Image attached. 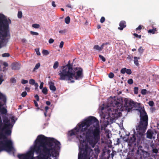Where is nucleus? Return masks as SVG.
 Wrapping results in <instances>:
<instances>
[{
	"instance_id": "f257e3e1",
	"label": "nucleus",
	"mask_w": 159,
	"mask_h": 159,
	"mask_svg": "<svg viewBox=\"0 0 159 159\" xmlns=\"http://www.w3.org/2000/svg\"><path fill=\"white\" fill-rule=\"evenodd\" d=\"M60 142L53 138L43 135L38 136L34 146L26 154H18L19 159H48L58 155L57 150L60 148Z\"/></svg>"
},
{
	"instance_id": "f03ea898",
	"label": "nucleus",
	"mask_w": 159,
	"mask_h": 159,
	"mask_svg": "<svg viewBox=\"0 0 159 159\" xmlns=\"http://www.w3.org/2000/svg\"><path fill=\"white\" fill-rule=\"evenodd\" d=\"M100 128L99 121L95 117L89 116L78 124L77 127L68 131L69 139L75 136L80 141H84L86 138L87 141L93 148L100 137Z\"/></svg>"
},
{
	"instance_id": "7ed1b4c3",
	"label": "nucleus",
	"mask_w": 159,
	"mask_h": 159,
	"mask_svg": "<svg viewBox=\"0 0 159 159\" xmlns=\"http://www.w3.org/2000/svg\"><path fill=\"white\" fill-rule=\"evenodd\" d=\"M11 20H8L4 15L0 14V48L1 44L5 43L6 44L10 37L9 24Z\"/></svg>"
},
{
	"instance_id": "20e7f679",
	"label": "nucleus",
	"mask_w": 159,
	"mask_h": 159,
	"mask_svg": "<svg viewBox=\"0 0 159 159\" xmlns=\"http://www.w3.org/2000/svg\"><path fill=\"white\" fill-rule=\"evenodd\" d=\"M107 103L111 107L107 110L108 115L111 119L114 120L120 116L121 113L118 111L122 110L123 106L121 102L118 99L116 100L110 98L108 100Z\"/></svg>"
},
{
	"instance_id": "39448f33",
	"label": "nucleus",
	"mask_w": 159,
	"mask_h": 159,
	"mask_svg": "<svg viewBox=\"0 0 159 159\" xmlns=\"http://www.w3.org/2000/svg\"><path fill=\"white\" fill-rule=\"evenodd\" d=\"M140 113V121L139 124L136 127L137 135L139 139L143 137L148 125V117L144 107H141L139 109Z\"/></svg>"
},
{
	"instance_id": "423d86ee",
	"label": "nucleus",
	"mask_w": 159,
	"mask_h": 159,
	"mask_svg": "<svg viewBox=\"0 0 159 159\" xmlns=\"http://www.w3.org/2000/svg\"><path fill=\"white\" fill-rule=\"evenodd\" d=\"M62 70L58 72L59 80H61L70 81V83L74 82L72 78L74 74L72 73V70H73L72 66L70 63V61H69L66 65L62 66Z\"/></svg>"
},
{
	"instance_id": "0eeeda50",
	"label": "nucleus",
	"mask_w": 159,
	"mask_h": 159,
	"mask_svg": "<svg viewBox=\"0 0 159 159\" xmlns=\"http://www.w3.org/2000/svg\"><path fill=\"white\" fill-rule=\"evenodd\" d=\"M79 151L78 159H90V154L92 150L86 143L83 142L79 146Z\"/></svg>"
},
{
	"instance_id": "6e6552de",
	"label": "nucleus",
	"mask_w": 159,
	"mask_h": 159,
	"mask_svg": "<svg viewBox=\"0 0 159 159\" xmlns=\"http://www.w3.org/2000/svg\"><path fill=\"white\" fill-rule=\"evenodd\" d=\"M13 149V143L11 140H0V151L5 150L10 152Z\"/></svg>"
},
{
	"instance_id": "1a4fd4ad",
	"label": "nucleus",
	"mask_w": 159,
	"mask_h": 159,
	"mask_svg": "<svg viewBox=\"0 0 159 159\" xmlns=\"http://www.w3.org/2000/svg\"><path fill=\"white\" fill-rule=\"evenodd\" d=\"M82 71L83 70L81 68L77 70L76 73L72 70V73L74 74V75L72 77L73 80L74 79L77 80L81 77L82 74Z\"/></svg>"
},
{
	"instance_id": "9d476101",
	"label": "nucleus",
	"mask_w": 159,
	"mask_h": 159,
	"mask_svg": "<svg viewBox=\"0 0 159 159\" xmlns=\"http://www.w3.org/2000/svg\"><path fill=\"white\" fill-rule=\"evenodd\" d=\"M125 106L126 107H131V108H128V111L129 112L132 108V106H134L135 104L134 102L133 101H129L127 99L125 100Z\"/></svg>"
},
{
	"instance_id": "9b49d317",
	"label": "nucleus",
	"mask_w": 159,
	"mask_h": 159,
	"mask_svg": "<svg viewBox=\"0 0 159 159\" xmlns=\"http://www.w3.org/2000/svg\"><path fill=\"white\" fill-rule=\"evenodd\" d=\"M3 121L4 123L3 126L4 128H7L8 127H10L11 125L10 123V120L8 119L7 117H5L3 118Z\"/></svg>"
},
{
	"instance_id": "f8f14e48",
	"label": "nucleus",
	"mask_w": 159,
	"mask_h": 159,
	"mask_svg": "<svg viewBox=\"0 0 159 159\" xmlns=\"http://www.w3.org/2000/svg\"><path fill=\"white\" fill-rule=\"evenodd\" d=\"M128 142L131 144H134L135 142L136 138L134 134H132L129 137Z\"/></svg>"
},
{
	"instance_id": "ddd939ff",
	"label": "nucleus",
	"mask_w": 159,
	"mask_h": 159,
	"mask_svg": "<svg viewBox=\"0 0 159 159\" xmlns=\"http://www.w3.org/2000/svg\"><path fill=\"white\" fill-rule=\"evenodd\" d=\"M2 100L3 101L5 104L6 102L7 98L6 96L4 95L2 93L0 92V100ZM3 106L0 102V109L1 107Z\"/></svg>"
},
{
	"instance_id": "4468645a",
	"label": "nucleus",
	"mask_w": 159,
	"mask_h": 159,
	"mask_svg": "<svg viewBox=\"0 0 159 159\" xmlns=\"http://www.w3.org/2000/svg\"><path fill=\"white\" fill-rule=\"evenodd\" d=\"M119 25L120 27L118 28V29L120 30H122L126 26V22L124 20L120 21Z\"/></svg>"
},
{
	"instance_id": "2eb2a0df",
	"label": "nucleus",
	"mask_w": 159,
	"mask_h": 159,
	"mask_svg": "<svg viewBox=\"0 0 159 159\" xmlns=\"http://www.w3.org/2000/svg\"><path fill=\"white\" fill-rule=\"evenodd\" d=\"M11 68L14 70H19L20 68V65L18 63H13L11 65Z\"/></svg>"
},
{
	"instance_id": "dca6fc26",
	"label": "nucleus",
	"mask_w": 159,
	"mask_h": 159,
	"mask_svg": "<svg viewBox=\"0 0 159 159\" xmlns=\"http://www.w3.org/2000/svg\"><path fill=\"white\" fill-rule=\"evenodd\" d=\"M5 130V134L7 135H11V131L9 127H8L7 128H4V127H3L2 129V131Z\"/></svg>"
},
{
	"instance_id": "f3484780",
	"label": "nucleus",
	"mask_w": 159,
	"mask_h": 159,
	"mask_svg": "<svg viewBox=\"0 0 159 159\" xmlns=\"http://www.w3.org/2000/svg\"><path fill=\"white\" fill-rule=\"evenodd\" d=\"M153 134L154 133L152 131L151 129H148L146 133L147 137L149 139H152Z\"/></svg>"
},
{
	"instance_id": "a211bd4d",
	"label": "nucleus",
	"mask_w": 159,
	"mask_h": 159,
	"mask_svg": "<svg viewBox=\"0 0 159 159\" xmlns=\"http://www.w3.org/2000/svg\"><path fill=\"white\" fill-rule=\"evenodd\" d=\"M48 84L49 85V88L51 90L53 91L56 90V88L54 86V84L53 82L50 81L49 82Z\"/></svg>"
},
{
	"instance_id": "6ab92c4d",
	"label": "nucleus",
	"mask_w": 159,
	"mask_h": 159,
	"mask_svg": "<svg viewBox=\"0 0 159 159\" xmlns=\"http://www.w3.org/2000/svg\"><path fill=\"white\" fill-rule=\"evenodd\" d=\"M29 83L31 85H34L35 87V89H38V84L37 83L35 82V81L34 79H30L29 81Z\"/></svg>"
},
{
	"instance_id": "aec40b11",
	"label": "nucleus",
	"mask_w": 159,
	"mask_h": 159,
	"mask_svg": "<svg viewBox=\"0 0 159 159\" xmlns=\"http://www.w3.org/2000/svg\"><path fill=\"white\" fill-rule=\"evenodd\" d=\"M134 63L135 65H136L137 66H139V63L138 59H140L139 57H134Z\"/></svg>"
},
{
	"instance_id": "412c9836",
	"label": "nucleus",
	"mask_w": 159,
	"mask_h": 159,
	"mask_svg": "<svg viewBox=\"0 0 159 159\" xmlns=\"http://www.w3.org/2000/svg\"><path fill=\"white\" fill-rule=\"evenodd\" d=\"M4 139L3 140H8L6 135L1 132L0 133V139Z\"/></svg>"
},
{
	"instance_id": "4be33fe9",
	"label": "nucleus",
	"mask_w": 159,
	"mask_h": 159,
	"mask_svg": "<svg viewBox=\"0 0 159 159\" xmlns=\"http://www.w3.org/2000/svg\"><path fill=\"white\" fill-rule=\"evenodd\" d=\"M145 49L143 48L142 46L140 47L138 49V51L139 52L140 55H141Z\"/></svg>"
},
{
	"instance_id": "5701e85b",
	"label": "nucleus",
	"mask_w": 159,
	"mask_h": 159,
	"mask_svg": "<svg viewBox=\"0 0 159 159\" xmlns=\"http://www.w3.org/2000/svg\"><path fill=\"white\" fill-rule=\"evenodd\" d=\"M157 31L156 28H153L152 29H150L148 30V32L149 33H151L152 34H154L155 32Z\"/></svg>"
},
{
	"instance_id": "b1692460",
	"label": "nucleus",
	"mask_w": 159,
	"mask_h": 159,
	"mask_svg": "<svg viewBox=\"0 0 159 159\" xmlns=\"http://www.w3.org/2000/svg\"><path fill=\"white\" fill-rule=\"evenodd\" d=\"M70 18L69 16H68L66 17L65 19V22L67 24H68L70 23Z\"/></svg>"
},
{
	"instance_id": "393cba45",
	"label": "nucleus",
	"mask_w": 159,
	"mask_h": 159,
	"mask_svg": "<svg viewBox=\"0 0 159 159\" xmlns=\"http://www.w3.org/2000/svg\"><path fill=\"white\" fill-rule=\"evenodd\" d=\"M40 63H37L35 66V67L34 68L33 71H35V70L38 69L40 66Z\"/></svg>"
},
{
	"instance_id": "a878e982",
	"label": "nucleus",
	"mask_w": 159,
	"mask_h": 159,
	"mask_svg": "<svg viewBox=\"0 0 159 159\" xmlns=\"http://www.w3.org/2000/svg\"><path fill=\"white\" fill-rule=\"evenodd\" d=\"M42 93L45 95H46L48 94V89L46 87H44L42 89Z\"/></svg>"
},
{
	"instance_id": "bb28decb",
	"label": "nucleus",
	"mask_w": 159,
	"mask_h": 159,
	"mask_svg": "<svg viewBox=\"0 0 159 159\" xmlns=\"http://www.w3.org/2000/svg\"><path fill=\"white\" fill-rule=\"evenodd\" d=\"M58 62L57 61H55L54 64L53 68L54 69H56L58 67Z\"/></svg>"
},
{
	"instance_id": "cd10ccee",
	"label": "nucleus",
	"mask_w": 159,
	"mask_h": 159,
	"mask_svg": "<svg viewBox=\"0 0 159 159\" xmlns=\"http://www.w3.org/2000/svg\"><path fill=\"white\" fill-rule=\"evenodd\" d=\"M93 49L95 50L100 51L101 50V49L100 47L98 45H95L93 47Z\"/></svg>"
},
{
	"instance_id": "c85d7f7f",
	"label": "nucleus",
	"mask_w": 159,
	"mask_h": 159,
	"mask_svg": "<svg viewBox=\"0 0 159 159\" xmlns=\"http://www.w3.org/2000/svg\"><path fill=\"white\" fill-rule=\"evenodd\" d=\"M1 111L2 113L3 114H6L7 112V109L4 107H3L1 109Z\"/></svg>"
},
{
	"instance_id": "c756f323",
	"label": "nucleus",
	"mask_w": 159,
	"mask_h": 159,
	"mask_svg": "<svg viewBox=\"0 0 159 159\" xmlns=\"http://www.w3.org/2000/svg\"><path fill=\"white\" fill-rule=\"evenodd\" d=\"M32 26L33 27L36 29L39 28L40 27V25L37 24H34L32 25Z\"/></svg>"
},
{
	"instance_id": "7c9ffc66",
	"label": "nucleus",
	"mask_w": 159,
	"mask_h": 159,
	"mask_svg": "<svg viewBox=\"0 0 159 159\" xmlns=\"http://www.w3.org/2000/svg\"><path fill=\"white\" fill-rule=\"evenodd\" d=\"M22 12L21 11H18L17 15L18 18L20 19L22 17Z\"/></svg>"
},
{
	"instance_id": "2f4dec72",
	"label": "nucleus",
	"mask_w": 159,
	"mask_h": 159,
	"mask_svg": "<svg viewBox=\"0 0 159 159\" xmlns=\"http://www.w3.org/2000/svg\"><path fill=\"white\" fill-rule=\"evenodd\" d=\"M139 89L138 87H135L134 88V92L135 94H137L138 93Z\"/></svg>"
},
{
	"instance_id": "473e14b6",
	"label": "nucleus",
	"mask_w": 159,
	"mask_h": 159,
	"mask_svg": "<svg viewBox=\"0 0 159 159\" xmlns=\"http://www.w3.org/2000/svg\"><path fill=\"white\" fill-rule=\"evenodd\" d=\"M42 53L45 55H47L49 54V53L48 50H43L42 51Z\"/></svg>"
},
{
	"instance_id": "72a5a7b5",
	"label": "nucleus",
	"mask_w": 159,
	"mask_h": 159,
	"mask_svg": "<svg viewBox=\"0 0 159 159\" xmlns=\"http://www.w3.org/2000/svg\"><path fill=\"white\" fill-rule=\"evenodd\" d=\"M126 68H124L120 70V73L122 74H124L126 73Z\"/></svg>"
},
{
	"instance_id": "f704fd0d",
	"label": "nucleus",
	"mask_w": 159,
	"mask_h": 159,
	"mask_svg": "<svg viewBox=\"0 0 159 159\" xmlns=\"http://www.w3.org/2000/svg\"><path fill=\"white\" fill-rule=\"evenodd\" d=\"M147 90L146 89H143L141 91V94L143 95H145L147 93Z\"/></svg>"
},
{
	"instance_id": "c9c22d12",
	"label": "nucleus",
	"mask_w": 159,
	"mask_h": 159,
	"mask_svg": "<svg viewBox=\"0 0 159 159\" xmlns=\"http://www.w3.org/2000/svg\"><path fill=\"white\" fill-rule=\"evenodd\" d=\"M99 58H100V59H101L102 60V61H103V62L105 61L106 59H105V58L103 56H102L101 55H99Z\"/></svg>"
},
{
	"instance_id": "e433bc0d",
	"label": "nucleus",
	"mask_w": 159,
	"mask_h": 159,
	"mask_svg": "<svg viewBox=\"0 0 159 159\" xmlns=\"http://www.w3.org/2000/svg\"><path fill=\"white\" fill-rule=\"evenodd\" d=\"M30 33L32 35H38L39 34L38 33L33 31H30Z\"/></svg>"
},
{
	"instance_id": "4c0bfd02",
	"label": "nucleus",
	"mask_w": 159,
	"mask_h": 159,
	"mask_svg": "<svg viewBox=\"0 0 159 159\" xmlns=\"http://www.w3.org/2000/svg\"><path fill=\"white\" fill-rule=\"evenodd\" d=\"M149 105L151 107H152L154 105V102L152 101H149L148 102Z\"/></svg>"
},
{
	"instance_id": "58836bf2",
	"label": "nucleus",
	"mask_w": 159,
	"mask_h": 159,
	"mask_svg": "<svg viewBox=\"0 0 159 159\" xmlns=\"http://www.w3.org/2000/svg\"><path fill=\"white\" fill-rule=\"evenodd\" d=\"M114 76V74L112 72H110L108 75V77L110 78H112Z\"/></svg>"
},
{
	"instance_id": "ea45409f",
	"label": "nucleus",
	"mask_w": 159,
	"mask_h": 159,
	"mask_svg": "<svg viewBox=\"0 0 159 159\" xmlns=\"http://www.w3.org/2000/svg\"><path fill=\"white\" fill-rule=\"evenodd\" d=\"M10 56V54L9 53H3L2 54V56L3 57H8Z\"/></svg>"
},
{
	"instance_id": "a19ab883",
	"label": "nucleus",
	"mask_w": 159,
	"mask_h": 159,
	"mask_svg": "<svg viewBox=\"0 0 159 159\" xmlns=\"http://www.w3.org/2000/svg\"><path fill=\"white\" fill-rule=\"evenodd\" d=\"M133 35L136 38H138L139 39H141V35H138L136 33H134L133 34Z\"/></svg>"
},
{
	"instance_id": "79ce46f5",
	"label": "nucleus",
	"mask_w": 159,
	"mask_h": 159,
	"mask_svg": "<svg viewBox=\"0 0 159 159\" xmlns=\"http://www.w3.org/2000/svg\"><path fill=\"white\" fill-rule=\"evenodd\" d=\"M126 73L128 75H130L131 74L132 71L130 69H126Z\"/></svg>"
},
{
	"instance_id": "37998d69",
	"label": "nucleus",
	"mask_w": 159,
	"mask_h": 159,
	"mask_svg": "<svg viewBox=\"0 0 159 159\" xmlns=\"http://www.w3.org/2000/svg\"><path fill=\"white\" fill-rule=\"evenodd\" d=\"M127 82L128 83L130 84H131L133 83V80L131 79H130L128 80Z\"/></svg>"
},
{
	"instance_id": "c03bdc74",
	"label": "nucleus",
	"mask_w": 159,
	"mask_h": 159,
	"mask_svg": "<svg viewBox=\"0 0 159 159\" xmlns=\"http://www.w3.org/2000/svg\"><path fill=\"white\" fill-rule=\"evenodd\" d=\"M27 93L26 91H24L21 93V95L23 97H25L27 95Z\"/></svg>"
},
{
	"instance_id": "a18cd8bd",
	"label": "nucleus",
	"mask_w": 159,
	"mask_h": 159,
	"mask_svg": "<svg viewBox=\"0 0 159 159\" xmlns=\"http://www.w3.org/2000/svg\"><path fill=\"white\" fill-rule=\"evenodd\" d=\"M105 21V18L104 17L102 16L100 20V22L101 23H103Z\"/></svg>"
},
{
	"instance_id": "49530a36",
	"label": "nucleus",
	"mask_w": 159,
	"mask_h": 159,
	"mask_svg": "<svg viewBox=\"0 0 159 159\" xmlns=\"http://www.w3.org/2000/svg\"><path fill=\"white\" fill-rule=\"evenodd\" d=\"M158 150L157 148H154L152 149V152L153 153L157 154L158 153Z\"/></svg>"
},
{
	"instance_id": "de8ad7c7",
	"label": "nucleus",
	"mask_w": 159,
	"mask_h": 159,
	"mask_svg": "<svg viewBox=\"0 0 159 159\" xmlns=\"http://www.w3.org/2000/svg\"><path fill=\"white\" fill-rule=\"evenodd\" d=\"M21 82L22 84H25L28 83V81L27 80L23 79L22 80Z\"/></svg>"
},
{
	"instance_id": "09e8293b",
	"label": "nucleus",
	"mask_w": 159,
	"mask_h": 159,
	"mask_svg": "<svg viewBox=\"0 0 159 159\" xmlns=\"http://www.w3.org/2000/svg\"><path fill=\"white\" fill-rule=\"evenodd\" d=\"M11 123L14 124L15 122V121L14 119V117L12 116L11 118Z\"/></svg>"
},
{
	"instance_id": "8fccbe9b",
	"label": "nucleus",
	"mask_w": 159,
	"mask_h": 159,
	"mask_svg": "<svg viewBox=\"0 0 159 159\" xmlns=\"http://www.w3.org/2000/svg\"><path fill=\"white\" fill-rule=\"evenodd\" d=\"M142 28V26L141 25H139V26L136 29V31H138L139 30H141Z\"/></svg>"
},
{
	"instance_id": "3c124183",
	"label": "nucleus",
	"mask_w": 159,
	"mask_h": 159,
	"mask_svg": "<svg viewBox=\"0 0 159 159\" xmlns=\"http://www.w3.org/2000/svg\"><path fill=\"white\" fill-rule=\"evenodd\" d=\"M64 44V42L62 41H61V42L60 43V45H59V47L60 48H62Z\"/></svg>"
},
{
	"instance_id": "603ef678",
	"label": "nucleus",
	"mask_w": 159,
	"mask_h": 159,
	"mask_svg": "<svg viewBox=\"0 0 159 159\" xmlns=\"http://www.w3.org/2000/svg\"><path fill=\"white\" fill-rule=\"evenodd\" d=\"M36 51V52L37 54L39 56L40 55V53L39 51V49H35Z\"/></svg>"
},
{
	"instance_id": "864d4df0",
	"label": "nucleus",
	"mask_w": 159,
	"mask_h": 159,
	"mask_svg": "<svg viewBox=\"0 0 159 159\" xmlns=\"http://www.w3.org/2000/svg\"><path fill=\"white\" fill-rule=\"evenodd\" d=\"M11 81L12 83H15L16 82V80L14 78H12L11 79Z\"/></svg>"
},
{
	"instance_id": "5fc2aeb1",
	"label": "nucleus",
	"mask_w": 159,
	"mask_h": 159,
	"mask_svg": "<svg viewBox=\"0 0 159 159\" xmlns=\"http://www.w3.org/2000/svg\"><path fill=\"white\" fill-rule=\"evenodd\" d=\"M54 39H50L48 41V42L49 43H52L54 42Z\"/></svg>"
},
{
	"instance_id": "6e6d98bb",
	"label": "nucleus",
	"mask_w": 159,
	"mask_h": 159,
	"mask_svg": "<svg viewBox=\"0 0 159 159\" xmlns=\"http://www.w3.org/2000/svg\"><path fill=\"white\" fill-rule=\"evenodd\" d=\"M66 32V30H60L59 31V33L61 34L64 33Z\"/></svg>"
},
{
	"instance_id": "4d7b16f0",
	"label": "nucleus",
	"mask_w": 159,
	"mask_h": 159,
	"mask_svg": "<svg viewBox=\"0 0 159 159\" xmlns=\"http://www.w3.org/2000/svg\"><path fill=\"white\" fill-rule=\"evenodd\" d=\"M133 58V56L132 55H128L127 57V59L129 60H132Z\"/></svg>"
},
{
	"instance_id": "13d9d810",
	"label": "nucleus",
	"mask_w": 159,
	"mask_h": 159,
	"mask_svg": "<svg viewBox=\"0 0 159 159\" xmlns=\"http://www.w3.org/2000/svg\"><path fill=\"white\" fill-rule=\"evenodd\" d=\"M43 82H42L40 83V84L39 86V88L40 89H42L43 88Z\"/></svg>"
},
{
	"instance_id": "bf43d9fd",
	"label": "nucleus",
	"mask_w": 159,
	"mask_h": 159,
	"mask_svg": "<svg viewBox=\"0 0 159 159\" xmlns=\"http://www.w3.org/2000/svg\"><path fill=\"white\" fill-rule=\"evenodd\" d=\"M34 97L35 98V99H36L37 101H39V96L37 94Z\"/></svg>"
},
{
	"instance_id": "052dcab7",
	"label": "nucleus",
	"mask_w": 159,
	"mask_h": 159,
	"mask_svg": "<svg viewBox=\"0 0 159 159\" xmlns=\"http://www.w3.org/2000/svg\"><path fill=\"white\" fill-rule=\"evenodd\" d=\"M3 80L2 79V76L0 75V84L2 83Z\"/></svg>"
},
{
	"instance_id": "680f3d73",
	"label": "nucleus",
	"mask_w": 159,
	"mask_h": 159,
	"mask_svg": "<svg viewBox=\"0 0 159 159\" xmlns=\"http://www.w3.org/2000/svg\"><path fill=\"white\" fill-rule=\"evenodd\" d=\"M34 102L35 106L36 107H38V103L35 100H34Z\"/></svg>"
},
{
	"instance_id": "e2e57ef3",
	"label": "nucleus",
	"mask_w": 159,
	"mask_h": 159,
	"mask_svg": "<svg viewBox=\"0 0 159 159\" xmlns=\"http://www.w3.org/2000/svg\"><path fill=\"white\" fill-rule=\"evenodd\" d=\"M52 5L54 7H56V5L55 3V2L54 1H52Z\"/></svg>"
},
{
	"instance_id": "0e129e2a",
	"label": "nucleus",
	"mask_w": 159,
	"mask_h": 159,
	"mask_svg": "<svg viewBox=\"0 0 159 159\" xmlns=\"http://www.w3.org/2000/svg\"><path fill=\"white\" fill-rule=\"evenodd\" d=\"M49 107L48 106H46L45 107V112H47L48 111V110L49 109Z\"/></svg>"
},
{
	"instance_id": "69168bd1",
	"label": "nucleus",
	"mask_w": 159,
	"mask_h": 159,
	"mask_svg": "<svg viewBox=\"0 0 159 159\" xmlns=\"http://www.w3.org/2000/svg\"><path fill=\"white\" fill-rule=\"evenodd\" d=\"M117 139L116 144H119L120 143V139L119 138H118Z\"/></svg>"
},
{
	"instance_id": "338daca9",
	"label": "nucleus",
	"mask_w": 159,
	"mask_h": 159,
	"mask_svg": "<svg viewBox=\"0 0 159 159\" xmlns=\"http://www.w3.org/2000/svg\"><path fill=\"white\" fill-rule=\"evenodd\" d=\"M25 89L28 92H29L30 91V89L28 87H26L25 88Z\"/></svg>"
},
{
	"instance_id": "774afa93",
	"label": "nucleus",
	"mask_w": 159,
	"mask_h": 159,
	"mask_svg": "<svg viewBox=\"0 0 159 159\" xmlns=\"http://www.w3.org/2000/svg\"><path fill=\"white\" fill-rule=\"evenodd\" d=\"M3 65L4 66L6 67H7L8 66L7 63L6 62H4L3 63Z\"/></svg>"
}]
</instances>
